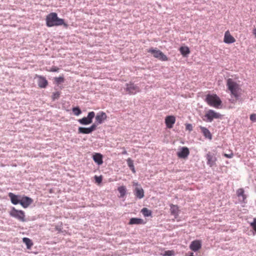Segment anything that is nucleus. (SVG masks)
I'll list each match as a JSON object with an SVG mask.
<instances>
[{"mask_svg": "<svg viewBox=\"0 0 256 256\" xmlns=\"http://www.w3.org/2000/svg\"><path fill=\"white\" fill-rule=\"evenodd\" d=\"M127 164L130 168H132L134 166L133 160L130 158H128L127 160Z\"/></svg>", "mask_w": 256, "mask_h": 256, "instance_id": "obj_31", "label": "nucleus"}, {"mask_svg": "<svg viewBox=\"0 0 256 256\" xmlns=\"http://www.w3.org/2000/svg\"><path fill=\"white\" fill-rule=\"evenodd\" d=\"M55 81L58 83H60L64 81V78L63 77H56L54 78Z\"/></svg>", "mask_w": 256, "mask_h": 256, "instance_id": "obj_34", "label": "nucleus"}, {"mask_svg": "<svg viewBox=\"0 0 256 256\" xmlns=\"http://www.w3.org/2000/svg\"><path fill=\"white\" fill-rule=\"evenodd\" d=\"M22 241L26 245L27 248L28 249H30L33 245L32 240L28 238H23Z\"/></svg>", "mask_w": 256, "mask_h": 256, "instance_id": "obj_25", "label": "nucleus"}, {"mask_svg": "<svg viewBox=\"0 0 256 256\" xmlns=\"http://www.w3.org/2000/svg\"><path fill=\"white\" fill-rule=\"evenodd\" d=\"M89 128L91 132H92L93 131L96 130V125L95 124H94Z\"/></svg>", "mask_w": 256, "mask_h": 256, "instance_id": "obj_37", "label": "nucleus"}, {"mask_svg": "<svg viewBox=\"0 0 256 256\" xmlns=\"http://www.w3.org/2000/svg\"><path fill=\"white\" fill-rule=\"evenodd\" d=\"M95 116V113L94 112H90L88 114L87 117H84L83 118L78 120V122L84 125H88L90 124L92 122V119Z\"/></svg>", "mask_w": 256, "mask_h": 256, "instance_id": "obj_6", "label": "nucleus"}, {"mask_svg": "<svg viewBox=\"0 0 256 256\" xmlns=\"http://www.w3.org/2000/svg\"><path fill=\"white\" fill-rule=\"evenodd\" d=\"M212 134H210V132L209 131V140H210L212 139Z\"/></svg>", "mask_w": 256, "mask_h": 256, "instance_id": "obj_43", "label": "nucleus"}, {"mask_svg": "<svg viewBox=\"0 0 256 256\" xmlns=\"http://www.w3.org/2000/svg\"><path fill=\"white\" fill-rule=\"evenodd\" d=\"M60 93L59 92H56L52 94V98L54 100L56 99H58L60 96Z\"/></svg>", "mask_w": 256, "mask_h": 256, "instance_id": "obj_30", "label": "nucleus"}, {"mask_svg": "<svg viewBox=\"0 0 256 256\" xmlns=\"http://www.w3.org/2000/svg\"><path fill=\"white\" fill-rule=\"evenodd\" d=\"M10 198L12 203L14 205L20 204L22 196L20 195H16L12 192H9L8 194Z\"/></svg>", "mask_w": 256, "mask_h": 256, "instance_id": "obj_8", "label": "nucleus"}, {"mask_svg": "<svg viewBox=\"0 0 256 256\" xmlns=\"http://www.w3.org/2000/svg\"><path fill=\"white\" fill-rule=\"evenodd\" d=\"M253 34L254 35L256 38V28H254L253 30V32H252Z\"/></svg>", "mask_w": 256, "mask_h": 256, "instance_id": "obj_41", "label": "nucleus"}, {"mask_svg": "<svg viewBox=\"0 0 256 256\" xmlns=\"http://www.w3.org/2000/svg\"><path fill=\"white\" fill-rule=\"evenodd\" d=\"M244 190L242 188H238L236 190V195L239 198L240 200L244 203H245V200L246 198V196L244 194Z\"/></svg>", "mask_w": 256, "mask_h": 256, "instance_id": "obj_18", "label": "nucleus"}, {"mask_svg": "<svg viewBox=\"0 0 256 256\" xmlns=\"http://www.w3.org/2000/svg\"><path fill=\"white\" fill-rule=\"evenodd\" d=\"M9 214L10 216L14 218L20 222L26 221L25 213L22 210H18L14 207H12L10 211Z\"/></svg>", "mask_w": 256, "mask_h": 256, "instance_id": "obj_3", "label": "nucleus"}, {"mask_svg": "<svg viewBox=\"0 0 256 256\" xmlns=\"http://www.w3.org/2000/svg\"><path fill=\"white\" fill-rule=\"evenodd\" d=\"M189 256H194L193 253L191 252Z\"/></svg>", "mask_w": 256, "mask_h": 256, "instance_id": "obj_47", "label": "nucleus"}, {"mask_svg": "<svg viewBox=\"0 0 256 256\" xmlns=\"http://www.w3.org/2000/svg\"><path fill=\"white\" fill-rule=\"evenodd\" d=\"M209 106L216 108H222V102L217 95L209 94Z\"/></svg>", "mask_w": 256, "mask_h": 256, "instance_id": "obj_4", "label": "nucleus"}, {"mask_svg": "<svg viewBox=\"0 0 256 256\" xmlns=\"http://www.w3.org/2000/svg\"><path fill=\"white\" fill-rule=\"evenodd\" d=\"M250 226L254 230V231L256 232V218L254 219L253 222L250 224Z\"/></svg>", "mask_w": 256, "mask_h": 256, "instance_id": "obj_33", "label": "nucleus"}, {"mask_svg": "<svg viewBox=\"0 0 256 256\" xmlns=\"http://www.w3.org/2000/svg\"><path fill=\"white\" fill-rule=\"evenodd\" d=\"M133 185L134 186H138V184L137 182H133Z\"/></svg>", "mask_w": 256, "mask_h": 256, "instance_id": "obj_45", "label": "nucleus"}, {"mask_svg": "<svg viewBox=\"0 0 256 256\" xmlns=\"http://www.w3.org/2000/svg\"><path fill=\"white\" fill-rule=\"evenodd\" d=\"M95 180L96 182L100 183L102 181V178L100 176H95Z\"/></svg>", "mask_w": 256, "mask_h": 256, "instance_id": "obj_39", "label": "nucleus"}, {"mask_svg": "<svg viewBox=\"0 0 256 256\" xmlns=\"http://www.w3.org/2000/svg\"><path fill=\"white\" fill-rule=\"evenodd\" d=\"M236 41L235 38L231 36L228 31H226L224 34V42L226 44H230Z\"/></svg>", "mask_w": 256, "mask_h": 256, "instance_id": "obj_16", "label": "nucleus"}, {"mask_svg": "<svg viewBox=\"0 0 256 256\" xmlns=\"http://www.w3.org/2000/svg\"><path fill=\"white\" fill-rule=\"evenodd\" d=\"M180 51L183 56H186L190 53L189 48L187 46H182L180 48Z\"/></svg>", "mask_w": 256, "mask_h": 256, "instance_id": "obj_24", "label": "nucleus"}, {"mask_svg": "<svg viewBox=\"0 0 256 256\" xmlns=\"http://www.w3.org/2000/svg\"><path fill=\"white\" fill-rule=\"evenodd\" d=\"M59 70V68L56 66H52L50 70H49L50 72H58Z\"/></svg>", "mask_w": 256, "mask_h": 256, "instance_id": "obj_38", "label": "nucleus"}, {"mask_svg": "<svg viewBox=\"0 0 256 256\" xmlns=\"http://www.w3.org/2000/svg\"><path fill=\"white\" fill-rule=\"evenodd\" d=\"M233 156H234V154L232 152H231L230 154H224L225 157H226L227 158H232Z\"/></svg>", "mask_w": 256, "mask_h": 256, "instance_id": "obj_40", "label": "nucleus"}, {"mask_svg": "<svg viewBox=\"0 0 256 256\" xmlns=\"http://www.w3.org/2000/svg\"><path fill=\"white\" fill-rule=\"evenodd\" d=\"M93 160L98 165H101L103 163L102 156L100 153H96L94 154Z\"/></svg>", "mask_w": 256, "mask_h": 256, "instance_id": "obj_20", "label": "nucleus"}, {"mask_svg": "<svg viewBox=\"0 0 256 256\" xmlns=\"http://www.w3.org/2000/svg\"><path fill=\"white\" fill-rule=\"evenodd\" d=\"M72 110L74 114L76 116H78L82 113V111L78 107L74 108Z\"/></svg>", "mask_w": 256, "mask_h": 256, "instance_id": "obj_28", "label": "nucleus"}, {"mask_svg": "<svg viewBox=\"0 0 256 256\" xmlns=\"http://www.w3.org/2000/svg\"><path fill=\"white\" fill-rule=\"evenodd\" d=\"M122 154H127L126 151V150H124V151L122 152Z\"/></svg>", "mask_w": 256, "mask_h": 256, "instance_id": "obj_44", "label": "nucleus"}, {"mask_svg": "<svg viewBox=\"0 0 256 256\" xmlns=\"http://www.w3.org/2000/svg\"><path fill=\"white\" fill-rule=\"evenodd\" d=\"M38 78V84L40 88H46L48 85V82L46 78L41 76H36Z\"/></svg>", "mask_w": 256, "mask_h": 256, "instance_id": "obj_14", "label": "nucleus"}, {"mask_svg": "<svg viewBox=\"0 0 256 256\" xmlns=\"http://www.w3.org/2000/svg\"><path fill=\"white\" fill-rule=\"evenodd\" d=\"M228 89L230 92L231 95L234 96L236 100H239L240 95L238 94L240 90L238 84L232 78H228L226 82Z\"/></svg>", "mask_w": 256, "mask_h": 256, "instance_id": "obj_2", "label": "nucleus"}, {"mask_svg": "<svg viewBox=\"0 0 256 256\" xmlns=\"http://www.w3.org/2000/svg\"><path fill=\"white\" fill-rule=\"evenodd\" d=\"M186 130L192 131V124H186Z\"/></svg>", "mask_w": 256, "mask_h": 256, "instance_id": "obj_36", "label": "nucleus"}, {"mask_svg": "<svg viewBox=\"0 0 256 256\" xmlns=\"http://www.w3.org/2000/svg\"><path fill=\"white\" fill-rule=\"evenodd\" d=\"M190 154L189 150L186 147H182L181 150L178 152L177 156L180 158H185Z\"/></svg>", "mask_w": 256, "mask_h": 256, "instance_id": "obj_15", "label": "nucleus"}, {"mask_svg": "<svg viewBox=\"0 0 256 256\" xmlns=\"http://www.w3.org/2000/svg\"><path fill=\"white\" fill-rule=\"evenodd\" d=\"M147 52L152 54L155 58L162 61H167L168 60V57L162 51L156 48H150L147 50Z\"/></svg>", "mask_w": 256, "mask_h": 256, "instance_id": "obj_5", "label": "nucleus"}, {"mask_svg": "<svg viewBox=\"0 0 256 256\" xmlns=\"http://www.w3.org/2000/svg\"><path fill=\"white\" fill-rule=\"evenodd\" d=\"M222 115L214 110H209V122H212L214 119H222Z\"/></svg>", "mask_w": 256, "mask_h": 256, "instance_id": "obj_10", "label": "nucleus"}, {"mask_svg": "<svg viewBox=\"0 0 256 256\" xmlns=\"http://www.w3.org/2000/svg\"><path fill=\"white\" fill-rule=\"evenodd\" d=\"M134 194L138 198H142L144 196V191L142 188H136L134 190Z\"/></svg>", "mask_w": 256, "mask_h": 256, "instance_id": "obj_21", "label": "nucleus"}, {"mask_svg": "<svg viewBox=\"0 0 256 256\" xmlns=\"http://www.w3.org/2000/svg\"><path fill=\"white\" fill-rule=\"evenodd\" d=\"M146 223L144 220L140 218H134L130 219L128 224H144Z\"/></svg>", "mask_w": 256, "mask_h": 256, "instance_id": "obj_19", "label": "nucleus"}, {"mask_svg": "<svg viewBox=\"0 0 256 256\" xmlns=\"http://www.w3.org/2000/svg\"><path fill=\"white\" fill-rule=\"evenodd\" d=\"M141 212L144 216H149L152 215V211L146 208H143L141 210Z\"/></svg>", "mask_w": 256, "mask_h": 256, "instance_id": "obj_26", "label": "nucleus"}, {"mask_svg": "<svg viewBox=\"0 0 256 256\" xmlns=\"http://www.w3.org/2000/svg\"><path fill=\"white\" fill-rule=\"evenodd\" d=\"M46 24L48 27H52L54 26H59L64 25L67 27V24L64 23V19L60 18L58 16V14L56 12H51L48 14L46 18Z\"/></svg>", "mask_w": 256, "mask_h": 256, "instance_id": "obj_1", "label": "nucleus"}, {"mask_svg": "<svg viewBox=\"0 0 256 256\" xmlns=\"http://www.w3.org/2000/svg\"><path fill=\"white\" fill-rule=\"evenodd\" d=\"M205 116H206V117H208V114H205Z\"/></svg>", "mask_w": 256, "mask_h": 256, "instance_id": "obj_48", "label": "nucleus"}, {"mask_svg": "<svg viewBox=\"0 0 256 256\" xmlns=\"http://www.w3.org/2000/svg\"><path fill=\"white\" fill-rule=\"evenodd\" d=\"M217 160V158L214 155V154H211L209 153V166L210 167H213L212 169L214 170H218L217 165L216 164V161Z\"/></svg>", "mask_w": 256, "mask_h": 256, "instance_id": "obj_11", "label": "nucleus"}, {"mask_svg": "<svg viewBox=\"0 0 256 256\" xmlns=\"http://www.w3.org/2000/svg\"><path fill=\"white\" fill-rule=\"evenodd\" d=\"M33 200L26 196H23L22 197L20 204L24 208H26L32 204Z\"/></svg>", "mask_w": 256, "mask_h": 256, "instance_id": "obj_9", "label": "nucleus"}, {"mask_svg": "<svg viewBox=\"0 0 256 256\" xmlns=\"http://www.w3.org/2000/svg\"><path fill=\"white\" fill-rule=\"evenodd\" d=\"M201 130L202 132L203 133L204 135L207 138L208 136V130L204 127L200 126V127Z\"/></svg>", "mask_w": 256, "mask_h": 256, "instance_id": "obj_29", "label": "nucleus"}, {"mask_svg": "<svg viewBox=\"0 0 256 256\" xmlns=\"http://www.w3.org/2000/svg\"><path fill=\"white\" fill-rule=\"evenodd\" d=\"M170 212L172 214L176 216H178L179 212L178 207L174 204L170 205Z\"/></svg>", "mask_w": 256, "mask_h": 256, "instance_id": "obj_22", "label": "nucleus"}, {"mask_svg": "<svg viewBox=\"0 0 256 256\" xmlns=\"http://www.w3.org/2000/svg\"><path fill=\"white\" fill-rule=\"evenodd\" d=\"M174 254V251L172 250H167L164 252L163 256H172Z\"/></svg>", "mask_w": 256, "mask_h": 256, "instance_id": "obj_32", "label": "nucleus"}, {"mask_svg": "<svg viewBox=\"0 0 256 256\" xmlns=\"http://www.w3.org/2000/svg\"><path fill=\"white\" fill-rule=\"evenodd\" d=\"M202 246V242L200 240H195L192 241L190 245V248L191 250L196 252L199 250Z\"/></svg>", "mask_w": 256, "mask_h": 256, "instance_id": "obj_13", "label": "nucleus"}, {"mask_svg": "<svg viewBox=\"0 0 256 256\" xmlns=\"http://www.w3.org/2000/svg\"><path fill=\"white\" fill-rule=\"evenodd\" d=\"M176 122V118L173 116H167L165 118V123L168 128H172Z\"/></svg>", "mask_w": 256, "mask_h": 256, "instance_id": "obj_12", "label": "nucleus"}, {"mask_svg": "<svg viewBox=\"0 0 256 256\" xmlns=\"http://www.w3.org/2000/svg\"><path fill=\"white\" fill-rule=\"evenodd\" d=\"M79 134H89L92 133L90 128L80 127L78 128Z\"/></svg>", "mask_w": 256, "mask_h": 256, "instance_id": "obj_23", "label": "nucleus"}, {"mask_svg": "<svg viewBox=\"0 0 256 256\" xmlns=\"http://www.w3.org/2000/svg\"><path fill=\"white\" fill-rule=\"evenodd\" d=\"M250 118L252 122H256V114H250Z\"/></svg>", "mask_w": 256, "mask_h": 256, "instance_id": "obj_35", "label": "nucleus"}, {"mask_svg": "<svg viewBox=\"0 0 256 256\" xmlns=\"http://www.w3.org/2000/svg\"><path fill=\"white\" fill-rule=\"evenodd\" d=\"M130 168L132 170V171L133 172V173H135L136 172V170H135V168H134V166L132 168Z\"/></svg>", "mask_w": 256, "mask_h": 256, "instance_id": "obj_42", "label": "nucleus"}, {"mask_svg": "<svg viewBox=\"0 0 256 256\" xmlns=\"http://www.w3.org/2000/svg\"><path fill=\"white\" fill-rule=\"evenodd\" d=\"M118 190L120 194V196L123 197L126 193V188L124 186H121L118 188Z\"/></svg>", "mask_w": 256, "mask_h": 256, "instance_id": "obj_27", "label": "nucleus"}, {"mask_svg": "<svg viewBox=\"0 0 256 256\" xmlns=\"http://www.w3.org/2000/svg\"><path fill=\"white\" fill-rule=\"evenodd\" d=\"M206 100L208 102V95L206 96Z\"/></svg>", "mask_w": 256, "mask_h": 256, "instance_id": "obj_46", "label": "nucleus"}, {"mask_svg": "<svg viewBox=\"0 0 256 256\" xmlns=\"http://www.w3.org/2000/svg\"><path fill=\"white\" fill-rule=\"evenodd\" d=\"M107 116L106 114L103 112H101L97 114L96 116V121L98 124H101L103 121L106 119Z\"/></svg>", "mask_w": 256, "mask_h": 256, "instance_id": "obj_17", "label": "nucleus"}, {"mask_svg": "<svg viewBox=\"0 0 256 256\" xmlns=\"http://www.w3.org/2000/svg\"><path fill=\"white\" fill-rule=\"evenodd\" d=\"M126 90L130 94H134L140 92L139 86L132 83H130L126 84Z\"/></svg>", "mask_w": 256, "mask_h": 256, "instance_id": "obj_7", "label": "nucleus"}]
</instances>
